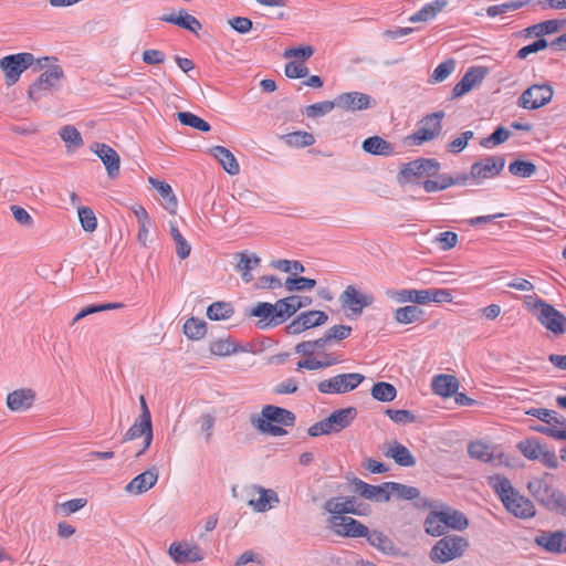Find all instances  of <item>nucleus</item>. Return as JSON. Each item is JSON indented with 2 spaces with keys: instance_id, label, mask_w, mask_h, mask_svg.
Here are the masks:
<instances>
[{
  "instance_id": "obj_1",
  "label": "nucleus",
  "mask_w": 566,
  "mask_h": 566,
  "mask_svg": "<svg viewBox=\"0 0 566 566\" xmlns=\"http://www.w3.org/2000/svg\"><path fill=\"white\" fill-rule=\"evenodd\" d=\"M441 168V164L436 158H418L405 164L397 175L399 185L420 186L422 177H436Z\"/></svg>"
},
{
  "instance_id": "obj_2",
  "label": "nucleus",
  "mask_w": 566,
  "mask_h": 566,
  "mask_svg": "<svg viewBox=\"0 0 566 566\" xmlns=\"http://www.w3.org/2000/svg\"><path fill=\"white\" fill-rule=\"evenodd\" d=\"M469 542L459 535H446L431 547L429 557L433 563L446 564L461 557Z\"/></svg>"
},
{
  "instance_id": "obj_3",
  "label": "nucleus",
  "mask_w": 566,
  "mask_h": 566,
  "mask_svg": "<svg viewBox=\"0 0 566 566\" xmlns=\"http://www.w3.org/2000/svg\"><path fill=\"white\" fill-rule=\"evenodd\" d=\"M531 301H534L533 307L538 310L536 317L544 327L555 335L566 332V317L562 312L536 295L525 296L527 305H531Z\"/></svg>"
},
{
  "instance_id": "obj_4",
  "label": "nucleus",
  "mask_w": 566,
  "mask_h": 566,
  "mask_svg": "<svg viewBox=\"0 0 566 566\" xmlns=\"http://www.w3.org/2000/svg\"><path fill=\"white\" fill-rule=\"evenodd\" d=\"M140 415L135 420L134 424L126 431L122 442L132 441L143 437L145 439V447L149 448L154 439L151 413L147 406L145 397H139Z\"/></svg>"
},
{
  "instance_id": "obj_5",
  "label": "nucleus",
  "mask_w": 566,
  "mask_h": 566,
  "mask_svg": "<svg viewBox=\"0 0 566 566\" xmlns=\"http://www.w3.org/2000/svg\"><path fill=\"white\" fill-rule=\"evenodd\" d=\"M34 61V55L29 52L9 54L0 59V70L4 73L7 84H15Z\"/></svg>"
},
{
  "instance_id": "obj_6",
  "label": "nucleus",
  "mask_w": 566,
  "mask_h": 566,
  "mask_svg": "<svg viewBox=\"0 0 566 566\" xmlns=\"http://www.w3.org/2000/svg\"><path fill=\"white\" fill-rule=\"evenodd\" d=\"M364 380L365 376L358 373L339 374L319 381L317 389L326 395L345 394L356 389Z\"/></svg>"
},
{
  "instance_id": "obj_7",
  "label": "nucleus",
  "mask_w": 566,
  "mask_h": 566,
  "mask_svg": "<svg viewBox=\"0 0 566 566\" xmlns=\"http://www.w3.org/2000/svg\"><path fill=\"white\" fill-rule=\"evenodd\" d=\"M247 315L259 318L255 326L261 331L271 329L284 323L277 301L273 304L259 302L247 312Z\"/></svg>"
},
{
  "instance_id": "obj_8",
  "label": "nucleus",
  "mask_w": 566,
  "mask_h": 566,
  "mask_svg": "<svg viewBox=\"0 0 566 566\" xmlns=\"http://www.w3.org/2000/svg\"><path fill=\"white\" fill-rule=\"evenodd\" d=\"M324 510L331 516H345L346 514L366 516L370 512L369 505L357 502L355 496L332 497L324 503Z\"/></svg>"
},
{
  "instance_id": "obj_9",
  "label": "nucleus",
  "mask_w": 566,
  "mask_h": 566,
  "mask_svg": "<svg viewBox=\"0 0 566 566\" xmlns=\"http://www.w3.org/2000/svg\"><path fill=\"white\" fill-rule=\"evenodd\" d=\"M554 95L548 84H534L527 87L518 97L517 105L524 109H538L547 105Z\"/></svg>"
},
{
  "instance_id": "obj_10",
  "label": "nucleus",
  "mask_w": 566,
  "mask_h": 566,
  "mask_svg": "<svg viewBox=\"0 0 566 566\" xmlns=\"http://www.w3.org/2000/svg\"><path fill=\"white\" fill-rule=\"evenodd\" d=\"M504 167L505 158L503 156H485L471 165L472 180L479 185L482 180L499 176Z\"/></svg>"
},
{
  "instance_id": "obj_11",
  "label": "nucleus",
  "mask_w": 566,
  "mask_h": 566,
  "mask_svg": "<svg viewBox=\"0 0 566 566\" xmlns=\"http://www.w3.org/2000/svg\"><path fill=\"white\" fill-rule=\"evenodd\" d=\"M444 112L439 111L424 116L421 119V126L409 137L415 145H421L426 142L434 139L441 132V120Z\"/></svg>"
},
{
  "instance_id": "obj_12",
  "label": "nucleus",
  "mask_w": 566,
  "mask_h": 566,
  "mask_svg": "<svg viewBox=\"0 0 566 566\" xmlns=\"http://www.w3.org/2000/svg\"><path fill=\"white\" fill-rule=\"evenodd\" d=\"M64 72L60 65H53L43 72L29 87L30 99L39 101L44 92L55 87L56 82L63 78Z\"/></svg>"
},
{
  "instance_id": "obj_13",
  "label": "nucleus",
  "mask_w": 566,
  "mask_h": 566,
  "mask_svg": "<svg viewBox=\"0 0 566 566\" xmlns=\"http://www.w3.org/2000/svg\"><path fill=\"white\" fill-rule=\"evenodd\" d=\"M534 544L549 554L564 555L566 554V531H538L534 537Z\"/></svg>"
},
{
  "instance_id": "obj_14",
  "label": "nucleus",
  "mask_w": 566,
  "mask_h": 566,
  "mask_svg": "<svg viewBox=\"0 0 566 566\" xmlns=\"http://www.w3.org/2000/svg\"><path fill=\"white\" fill-rule=\"evenodd\" d=\"M374 301L371 293H361L354 285H348L339 295L342 307L350 310L353 315H360L363 310L370 306Z\"/></svg>"
},
{
  "instance_id": "obj_15",
  "label": "nucleus",
  "mask_w": 566,
  "mask_h": 566,
  "mask_svg": "<svg viewBox=\"0 0 566 566\" xmlns=\"http://www.w3.org/2000/svg\"><path fill=\"white\" fill-rule=\"evenodd\" d=\"M329 527L344 537H365L368 534V527L359 521L349 516H329Z\"/></svg>"
},
{
  "instance_id": "obj_16",
  "label": "nucleus",
  "mask_w": 566,
  "mask_h": 566,
  "mask_svg": "<svg viewBox=\"0 0 566 566\" xmlns=\"http://www.w3.org/2000/svg\"><path fill=\"white\" fill-rule=\"evenodd\" d=\"M336 107L346 112H359L376 106V101L361 92H346L336 97Z\"/></svg>"
},
{
  "instance_id": "obj_17",
  "label": "nucleus",
  "mask_w": 566,
  "mask_h": 566,
  "mask_svg": "<svg viewBox=\"0 0 566 566\" xmlns=\"http://www.w3.org/2000/svg\"><path fill=\"white\" fill-rule=\"evenodd\" d=\"M489 74L486 66H471L462 78L454 85L451 98H459L469 93L475 85L480 84Z\"/></svg>"
},
{
  "instance_id": "obj_18",
  "label": "nucleus",
  "mask_w": 566,
  "mask_h": 566,
  "mask_svg": "<svg viewBox=\"0 0 566 566\" xmlns=\"http://www.w3.org/2000/svg\"><path fill=\"white\" fill-rule=\"evenodd\" d=\"M352 485L353 492L366 500L378 503L390 501L389 486H386L385 482L380 485H373L358 478H354Z\"/></svg>"
},
{
  "instance_id": "obj_19",
  "label": "nucleus",
  "mask_w": 566,
  "mask_h": 566,
  "mask_svg": "<svg viewBox=\"0 0 566 566\" xmlns=\"http://www.w3.org/2000/svg\"><path fill=\"white\" fill-rule=\"evenodd\" d=\"M385 485L389 486L390 494L392 493L398 500L415 501L413 505L417 509L432 507L431 502L427 497H422L420 490L416 486L398 482H385Z\"/></svg>"
},
{
  "instance_id": "obj_20",
  "label": "nucleus",
  "mask_w": 566,
  "mask_h": 566,
  "mask_svg": "<svg viewBox=\"0 0 566 566\" xmlns=\"http://www.w3.org/2000/svg\"><path fill=\"white\" fill-rule=\"evenodd\" d=\"M527 489L532 496L546 510L551 507L552 502L560 491L544 479H532L527 483Z\"/></svg>"
},
{
  "instance_id": "obj_21",
  "label": "nucleus",
  "mask_w": 566,
  "mask_h": 566,
  "mask_svg": "<svg viewBox=\"0 0 566 566\" xmlns=\"http://www.w3.org/2000/svg\"><path fill=\"white\" fill-rule=\"evenodd\" d=\"M527 489L532 496L546 510L551 507L552 502L560 491L544 479H532L527 483Z\"/></svg>"
},
{
  "instance_id": "obj_22",
  "label": "nucleus",
  "mask_w": 566,
  "mask_h": 566,
  "mask_svg": "<svg viewBox=\"0 0 566 566\" xmlns=\"http://www.w3.org/2000/svg\"><path fill=\"white\" fill-rule=\"evenodd\" d=\"M168 554L177 564L196 563L203 559V554L197 545L180 542L171 543Z\"/></svg>"
},
{
  "instance_id": "obj_23",
  "label": "nucleus",
  "mask_w": 566,
  "mask_h": 566,
  "mask_svg": "<svg viewBox=\"0 0 566 566\" xmlns=\"http://www.w3.org/2000/svg\"><path fill=\"white\" fill-rule=\"evenodd\" d=\"M91 149L104 164L109 178H115L119 174L120 158L115 149L103 143H95Z\"/></svg>"
},
{
  "instance_id": "obj_24",
  "label": "nucleus",
  "mask_w": 566,
  "mask_h": 566,
  "mask_svg": "<svg viewBox=\"0 0 566 566\" xmlns=\"http://www.w3.org/2000/svg\"><path fill=\"white\" fill-rule=\"evenodd\" d=\"M249 493H259L260 496L258 500L250 499L248 501V505L251 506L258 513H264L272 507H274L279 502V495L275 491L271 489H265L260 485H252L249 488Z\"/></svg>"
},
{
  "instance_id": "obj_25",
  "label": "nucleus",
  "mask_w": 566,
  "mask_h": 566,
  "mask_svg": "<svg viewBox=\"0 0 566 566\" xmlns=\"http://www.w3.org/2000/svg\"><path fill=\"white\" fill-rule=\"evenodd\" d=\"M159 473L156 467H151L145 472L136 475L126 486L125 491L130 494H143L150 490L158 481Z\"/></svg>"
},
{
  "instance_id": "obj_26",
  "label": "nucleus",
  "mask_w": 566,
  "mask_h": 566,
  "mask_svg": "<svg viewBox=\"0 0 566 566\" xmlns=\"http://www.w3.org/2000/svg\"><path fill=\"white\" fill-rule=\"evenodd\" d=\"M504 506L514 516L523 520L531 518L536 513L533 502L521 495L518 492L513 494L511 497L506 496Z\"/></svg>"
},
{
  "instance_id": "obj_27",
  "label": "nucleus",
  "mask_w": 566,
  "mask_h": 566,
  "mask_svg": "<svg viewBox=\"0 0 566 566\" xmlns=\"http://www.w3.org/2000/svg\"><path fill=\"white\" fill-rule=\"evenodd\" d=\"M357 417V409L355 407L342 408L333 411L325 421L331 429L332 433H337L349 427Z\"/></svg>"
},
{
  "instance_id": "obj_28",
  "label": "nucleus",
  "mask_w": 566,
  "mask_h": 566,
  "mask_svg": "<svg viewBox=\"0 0 566 566\" xmlns=\"http://www.w3.org/2000/svg\"><path fill=\"white\" fill-rule=\"evenodd\" d=\"M260 418L269 423H277L285 427H293L296 420L292 411L274 405L264 406Z\"/></svg>"
},
{
  "instance_id": "obj_29",
  "label": "nucleus",
  "mask_w": 566,
  "mask_h": 566,
  "mask_svg": "<svg viewBox=\"0 0 566 566\" xmlns=\"http://www.w3.org/2000/svg\"><path fill=\"white\" fill-rule=\"evenodd\" d=\"M35 400V392L29 388H21L7 396V406L11 411L23 412L30 409Z\"/></svg>"
},
{
  "instance_id": "obj_30",
  "label": "nucleus",
  "mask_w": 566,
  "mask_h": 566,
  "mask_svg": "<svg viewBox=\"0 0 566 566\" xmlns=\"http://www.w3.org/2000/svg\"><path fill=\"white\" fill-rule=\"evenodd\" d=\"M311 304L312 297L303 295H290L287 297L277 300V306L280 307L283 322H286L289 318L295 315L298 310L307 307Z\"/></svg>"
},
{
  "instance_id": "obj_31",
  "label": "nucleus",
  "mask_w": 566,
  "mask_h": 566,
  "mask_svg": "<svg viewBox=\"0 0 566 566\" xmlns=\"http://www.w3.org/2000/svg\"><path fill=\"white\" fill-rule=\"evenodd\" d=\"M235 258H238V262L234 266L235 271L241 274V280L244 283H250L253 281V274L252 270L258 268L261 263V259L254 254L249 253L247 251L238 252L235 254Z\"/></svg>"
},
{
  "instance_id": "obj_32",
  "label": "nucleus",
  "mask_w": 566,
  "mask_h": 566,
  "mask_svg": "<svg viewBox=\"0 0 566 566\" xmlns=\"http://www.w3.org/2000/svg\"><path fill=\"white\" fill-rule=\"evenodd\" d=\"M160 20L167 23L175 24L195 34L202 29L201 22L193 15L189 14L186 10L181 9L177 14H164Z\"/></svg>"
},
{
  "instance_id": "obj_33",
  "label": "nucleus",
  "mask_w": 566,
  "mask_h": 566,
  "mask_svg": "<svg viewBox=\"0 0 566 566\" xmlns=\"http://www.w3.org/2000/svg\"><path fill=\"white\" fill-rule=\"evenodd\" d=\"M365 538L367 539L369 545H371L373 547H375L377 551L381 552L385 555H399L400 549L396 546L394 541L380 531L368 530V534L365 536Z\"/></svg>"
},
{
  "instance_id": "obj_34",
  "label": "nucleus",
  "mask_w": 566,
  "mask_h": 566,
  "mask_svg": "<svg viewBox=\"0 0 566 566\" xmlns=\"http://www.w3.org/2000/svg\"><path fill=\"white\" fill-rule=\"evenodd\" d=\"M361 148L365 153L374 156L390 157L396 155L395 146L377 135L364 139Z\"/></svg>"
},
{
  "instance_id": "obj_35",
  "label": "nucleus",
  "mask_w": 566,
  "mask_h": 566,
  "mask_svg": "<svg viewBox=\"0 0 566 566\" xmlns=\"http://www.w3.org/2000/svg\"><path fill=\"white\" fill-rule=\"evenodd\" d=\"M433 394L448 398L457 394L459 381L455 376L440 374L433 377L431 382Z\"/></svg>"
},
{
  "instance_id": "obj_36",
  "label": "nucleus",
  "mask_w": 566,
  "mask_h": 566,
  "mask_svg": "<svg viewBox=\"0 0 566 566\" xmlns=\"http://www.w3.org/2000/svg\"><path fill=\"white\" fill-rule=\"evenodd\" d=\"M449 6L448 0H433L424 4L420 10L409 17V22H427L434 19L438 13L442 12Z\"/></svg>"
},
{
  "instance_id": "obj_37",
  "label": "nucleus",
  "mask_w": 566,
  "mask_h": 566,
  "mask_svg": "<svg viewBox=\"0 0 566 566\" xmlns=\"http://www.w3.org/2000/svg\"><path fill=\"white\" fill-rule=\"evenodd\" d=\"M210 154L218 160L222 168L231 176L240 172V166L234 155L223 146H213Z\"/></svg>"
},
{
  "instance_id": "obj_38",
  "label": "nucleus",
  "mask_w": 566,
  "mask_h": 566,
  "mask_svg": "<svg viewBox=\"0 0 566 566\" xmlns=\"http://www.w3.org/2000/svg\"><path fill=\"white\" fill-rule=\"evenodd\" d=\"M439 513L446 528L463 531L469 526V520L461 511L446 506Z\"/></svg>"
},
{
  "instance_id": "obj_39",
  "label": "nucleus",
  "mask_w": 566,
  "mask_h": 566,
  "mask_svg": "<svg viewBox=\"0 0 566 566\" xmlns=\"http://www.w3.org/2000/svg\"><path fill=\"white\" fill-rule=\"evenodd\" d=\"M385 455L391 458L400 467H413L417 463L416 458L410 450L398 441H394Z\"/></svg>"
},
{
  "instance_id": "obj_40",
  "label": "nucleus",
  "mask_w": 566,
  "mask_h": 566,
  "mask_svg": "<svg viewBox=\"0 0 566 566\" xmlns=\"http://www.w3.org/2000/svg\"><path fill=\"white\" fill-rule=\"evenodd\" d=\"M564 23V20H546L526 28L524 32L526 36L534 35L537 39H539L543 38L544 35L556 33L563 28Z\"/></svg>"
},
{
  "instance_id": "obj_41",
  "label": "nucleus",
  "mask_w": 566,
  "mask_h": 566,
  "mask_svg": "<svg viewBox=\"0 0 566 566\" xmlns=\"http://www.w3.org/2000/svg\"><path fill=\"white\" fill-rule=\"evenodd\" d=\"M387 296L399 303H413L419 305L427 304L424 290L402 289L399 291H387Z\"/></svg>"
},
{
  "instance_id": "obj_42",
  "label": "nucleus",
  "mask_w": 566,
  "mask_h": 566,
  "mask_svg": "<svg viewBox=\"0 0 566 566\" xmlns=\"http://www.w3.org/2000/svg\"><path fill=\"white\" fill-rule=\"evenodd\" d=\"M424 312L417 305H406L398 307L394 312V318L399 324H412L417 322H423Z\"/></svg>"
},
{
  "instance_id": "obj_43",
  "label": "nucleus",
  "mask_w": 566,
  "mask_h": 566,
  "mask_svg": "<svg viewBox=\"0 0 566 566\" xmlns=\"http://www.w3.org/2000/svg\"><path fill=\"white\" fill-rule=\"evenodd\" d=\"M149 182L154 186V188L163 197V199L165 201V205H164L165 209L169 213H175L177 206H178V201L172 191L171 186L165 181H161V180H158L155 178H149Z\"/></svg>"
},
{
  "instance_id": "obj_44",
  "label": "nucleus",
  "mask_w": 566,
  "mask_h": 566,
  "mask_svg": "<svg viewBox=\"0 0 566 566\" xmlns=\"http://www.w3.org/2000/svg\"><path fill=\"white\" fill-rule=\"evenodd\" d=\"M489 485L500 496L502 503L506 502V496L511 497L517 491L512 486L510 480L503 475L494 474L488 478Z\"/></svg>"
},
{
  "instance_id": "obj_45",
  "label": "nucleus",
  "mask_w": 566,
  "mask_h": 566,
  "mask_svg": "<svg viewBox=\"0 0 566 566\" xmlns=\"http://www.w3.org/2000/svg\"><path fill=\"white\" fill-rule=\"evenodd\" d=\"M234 307L230 302L218 301L207 308V317L211 321H226L233 316Z\"/></svg>"
},
{
  "instance_id": "obj_46",
  "label": "nucleus",
  "mask_w": 566,
  "mask_h": 566,
  "mask_svg": "<svg viewBox=\"0 0 566 566\" xmlns=\"http://www.w3.org/2000/svg\"><path fill=\"white\" fill-rule=\"evenodd\" d=\"M281 138L285 142L286 145L295 148L312 146L315 143V137L313 134L302 130L285 134L281 136Z\"/></svg>"
},
{
  "instance_id": "obj_47",
  "label": "nucleus",
  "mask_w": 566,
  "mask_h": 566,
  "mask_svg": "<svg viewBox=\"0 0 566 566\" xmlns=\"http://www.w3.org/2000/svg\"><path fill=\"white\" fill-rule=\"evenodd\" d=\"M184 333L189 339L199 340L207 333V324L203 319L190 317L184 324Z\"/></svg>"
},
{
  "instance_id": "obj_48",
  "label": "nucleus",
  "mask_w": 566,
  "mask_h": 566,
  "mask_svg": "<svg viewBox=\"0 0 566 566\" xmlns=\"http://www.w3.org/2000/svg\"><path fill=\"white\" fill-rule=\"evenodd\" d=\"M507 169L512 176L518 178H530L537 171V167L534 163L524 159L511 161Z\"/></svg>"
},
{
  "instance_id": "obj_49",
  "label": "nucleus",
  "mask_w": 566,
  "mask_h": 566,
  "mask_svg": "<svg viewBox=\"0 0 566 566\" xmlns=\"http://www.w3.org/2000/svg\"><path fill=\"white\" fill-rule=\"evenodd\" d=\"M177 118L182 125L189 126L203 133H208L211 130V125L207 120L191 112H179L177 113Z\"/></svg>"
},
{
  "instance_id": "obj_50",
  "label": "nucleus",
  "mask_w": 566,
  "mask_h": 566,
  "mask_svg": "<svg viewBox=\"0 0 566 566\" xmlns=\"http://www.w3.org/2000/svg\"><path fill=\"white\" fill-rule=\"evenodd\" d=\"M59 135L67 148L77 149L84 144L81 133L73 125L61 127Z\"/></svg>"
},
{
  "instance_id": "obj_51",
  "label": "nucleus",
  "mask_w": 566,
  "mask_h": 566,
  "mask_svg": "<svg viewBox=\"0 0 566 566\" xmlns=\"http://www.w3.org/2000/svg\"><path fill=\"white\" fill-rule=\"evenodd\" d=\"M371 396L378 401L389 402L396 398L397 389L390 382L378 381L371 388Z\"/></svg>"
},
{
  "instance_id": "obj_52",
  "label": "nucleus",
  "mask_w": 566,
  "mask_h": 566,
  "mask_svg": "<svg viewBox=\"0 0 566 566\" xmlns=\"http://www.w3.org/2000/svg\"><path fill=\"white\" fill-rule=\"evenodd\" d=\"M316 285V281L314 279L298 276L297 274L291 275L286 277L284 282V287L289 292H302L306 290H312Z\"/></svg>"
},
{
  "instance_id": "obj_53",
  "label": "nucleus",
  "mask_w": 566,
  "mask_h": 566,
  "mask_svg": "<svg viewBox=\"0 0 566 566\" xmlns=\"http://www.w3.org/2000/svg\"><path fill=\"white\" fill-rule=\"evenodd\" d=\"M424 531L427 534L438 537L444 534L446 527L442 521H440L439 511H431L423 523Z\"/></svg>"
},
{
  "instance_id": "obj_54",
  "label": "nucleus",
  "mask_w": 566,
  "mask_h": 566,
  "mask_svg": "<svg viewBox=\"0 0 566 566\" xmlns=\"http://www.w3.org/2000/svg\"><path fill=\"white\" fill-rule=\"evenodd\" d=\"M528 416L535 417L543 422L548 424H562L564 421V417L559 415L557 411L546 408H531L526 411Z\"/></svg>"
},
{
  "instance_id": "obj_55",
  "label": "nucleus",
  "mask_w": 566,
  "mask_h": 566,
  "mask_svg": "<svg viewBox=\"0 0 566 566\" xmlns=\"http://www.w3.org/2000/svg\"><path fill=\"white\" fill-rule=\"evenodd\" d=\"M516 447L525 458L537 460L544 446L536 438H532L520 441Z\"/></svg>"
},
{
  "instance_id": "obj_56",
  "label": "nucleus",
  "mask_w": 566,
  "mask_h": 566,
  "mask_svg": "<svg viewBox=\"0 0 566 566\" xmlns=\"http://www.w3.org/2000/svg\"><path fill=\"white\" fill-rule=\"evenodd\" d=\"M301 319L304 322L305 329H310L313 327L322 326L328 321V315L318 310H311L306 312H302Z\"/></svg>"
},
{
  "instance_id": "obj_57",
  "label": "nucleus",
  "mask_w": 566,
  "mask_h": 566,
  "mask_svg": "<svg viewBox=\"0 0 566 566\" xmlns=\"http://www.w3.org/2000/svg\"><path fill=\"white\" fill-rule=\"evenodd\" d=\"M251 423L261 432L271 434L273 437H281L287 433V431L277 423H269L266 420H262L258 416L251 417Z\"/></svg>"
},
{
  "instance_id": "obj_58",
  "label": "nucleus",
  "mask_w": 566,
  "mask_h": 566,
  "mask_svg": "<svg viewBox=\"0 0 566 566\" xmlns=\"http://www.w3.org/2000/svg\"><path fill=\"white\" fill-rule=\"evenodd\" d=\"M510 136L511 132L506 127L500 125L494 129V132L490 136L483 138L480 142V145L484 148L499 146L505 143L510 138Z\"/></svg>"
},
{
  "instance_id": "obj_59",
  "label": "nucleus",
  "mask_w": 566,
  "mask_h": 566,
  "mask_svg": "<svg viewBox=\"0 0 566 566\" xmlns=\"http://www.w3.org/2000/svg\"><path fill=\"white\" fill-rule=\"evenodd\" d=\"M211 354L217 356H229L235 354V343L231 337L212 340L209 345Z\"/></svg>"
},
{
  "instance_id": "obj_60",
  "label": "nucleus",
  "mask_w": 566,
  "mask_h": 566,
  "mask_svg": "<svg viewBox=\"0 0 566 566\" xmlns=\"http://www.w3.org/2000/svg\"><path fill=\"white\" fill-rule=\"evenodd\" d=\"M455 62L452 59H449L442 63H440L432 72L429 78V83H441L449 77V75L454 71Z\"/></svg>"
},
{
  "instance_id": "obj_61",
  "label": "nucleus",
  "mask_w": 566,
  "mask_h": 566,
  "mask_svg": "<svg viewBox=\"0 0 566 566\" xmlns=\"http://www.w3.org/2000/svg\"><path fill=\"white\" fill-rule=\"evenodd\" d=\"M336 107V98L334 101H324L305 107V115L310 118L324 116Z\"/></svg>"
},
{
  "instance_id": "obj_62",
  "label": "nucleus",
  "mask_w": 566,
  "mask_h": 566,
  "mask_svg": "<svg viewBox=\"0 0 566 566\" xmlns=\"http://www.w3.org/2000/svg\"><path fill=\"white\" fill-rule=\"evenodd\" d=\"M468 453L471 458L482 462H490L492 460L490 447L481 441L471 442L468 446Z\"/></svg>"
},
{
  "instance_id": "obj_63",
  "label": "nucleus",
  "mask_w": 566,
  "mask_h": 566,
  "mask_svg": "<svg viewBox=\"0 0 566 566\" xmlns=\"http://www.w3.org/2000/svg\"><path fill=\"white\" fill-rule=\"evenodd\" d=\"M525 4H526V1H509V2L501 3V4L490 6L486 9V13L489 17L494 18L497 15L509 13L511 11H515Z\"/></svg>"
},
{
  "instance_id": "obj_64",
  "label": "nucleus",
  "mask_w": 566,
  "mask_h": 566,
  "mask_svg": "<svg viewBox=\"0 0 566 566\" xmlns=\"http://www.w3.org/2000/svg\"><path fill=\"white\" fill-rule=\"evenodd\" d=\"M77 213L82 228L87 232H93L97 227V220L94 211L88 207H78Z\"/></svg>"
}]
</instances>
